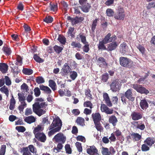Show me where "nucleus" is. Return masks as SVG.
<instances>
[{"label": "nucleus", "instance_id": "1", "mask_svg": "<svg viewBox=\"0 0 155 155\" xmlns=\"http://www.w3.org/2000/svg\"><path fill=\"white\" fill-rule=\"evenodd\" d=\"M35 100L36 102L32 105L33 111L40 117L46 113L48 104L45 102H42L44 100L42 98H36Z\"/></svg>", "mask_w": 155, "mask_h": 155}, {"label": "nucleus", "instance_id": "2", "mask_svg": "<svg viewBox=\"0 0 155 155\" xmlns=\"http://www.w3.org/2000/svg\"><path fill=\"white\" fill-rule=\"evenodd\" d=\"M120 95L121 100L123 104H126V98L132 101H133L135 99L132 90L130 89H128L124 94H121Z\"/></svg>", "mask_w": 155, "mask_h": 155}, {"label": "nucleus", "instance_id": "3", "mask_svg": "<svg viewBox=\"0 0 155 155\" xmlns=\"http://www.w3.org/2000/svg\"><path fill=\"white\" fill-rule=\"evenodd\" d=\"M120 64L125 68H130L133 66V62L130 59L123 57H120L119 58Z\"/></svg>", "mask_w": 155, "mask_h": 155}, {"label": "nucleus", "instance_id": "4", "mask_svg": "<svg viewBox=\"0 0 155 155\" xmlns=\"http://www.w3.org/2000/svg\"><path fill=\"white\" fill-rule=\"evenodd\" d=\"M62 125V122L61 120L58 117H57L53 119V121L48 127L49 130L53 128H59V131L61 129Z\"/></svg>", "mask_w": 155, "mask_h": 155}, {"label": "nucleus", "instance_id": "5", "mask_svg": "<svg viewBox=\"0 0 155 155\" xmlns=\"http://www.w3.org/2000/svg\"><path fill=\"white\" fill-rule=\"evenodd\" d=\"M66 140L65 136L62 133H59L54 136L52 140L54 143H64Z\"/></svg>", "mask_w": 155, "mask_h": 155}, {"label": "nucleus", "instance_id": "6", "mask_svg": "<svg viewBox=\"0 0 155 155\" xmlns=\"http://www.w3.org/2000/svg\"><path fill=\"white\" fill-rule=\"evenodd\" d=\"M132 87L136 90L137 92L141 94H148L149 91L145 87H142V85L138 84H133L132 85Z\"/></svg>", "mask_w": 155, "mask_h": 155}, {"label": "nucleus", "instance_id": "7", "mask_svg": "<svg viewBox=\"0 0 155 155\" xmlns=\"http://www.w3.org/2000/svg\"><path fill=\"white\" fill-rule=\"evenodd\" d=\"M110 89L113 92L119 91L120 89V86L118 80H114L110 85Z\"/></svg>", "mask_w": 155, "mask_h": 155}, {"label": "nucleus", "instance_id": "8", "mask_svg": "<svg viewBox=\"0 0 155 155\" xmlns=\"http://www.w3.org/2000/svg\"><path fill=\"white\" fill-rule=\"evenodd\" d=\"M101 152L102 155H114L116 152L114 148L111 146L108 149L107 148L102 147Z\"/></svg>", "mask_w": 155, "mask_h": 155}, {"label": "nucleus", "instance_id": "9", "mask_svg": "<svg viewBox=\"0 0 155 155\" xmlns=\"http://www.w3.org/2000/svg\"><path fill=\"white\" fill-rule=\"evenodd\" d=\"M124 9L121 7L119 8L117 13L115 15L114 17L117 20H124L125 17Z\"/></svg>", "mask_w": 155, "mask_h": 155}, {"label": "nucleus", "instance_id": "10", "mask_svg": "<svg viewBox=\"0 0 155 155\" xmlns=\"http://www.w3.org/2000/svg\"><path fill=\"white\" fill-rule=\"evenodd\" d=\"M84 19V18L83 17H78L77 16L74 18H72L70 16H68L67 17V20L70 21L72 25H73L81 22Z\"/></svg>", "mask_w": 155, "mask_h": 155}, {"label": "nucleus", "instance_id": "11", "mask_svg": "<svg viewBox=\"0 0 155 155\" xmlns=\"http://www.w3.org/2000/svg\"><path fill=\"white\" fill-rule=\"evenodd\" d=\"M143 116V114L142 112L134 111L131 113L130 116L133 120L135 121L142 118Z\"/></svg>", "mask_w": 155, "mask_h": 155}, {"label": "nucleus", "instance_id": "12", "mask_svg": "<svg viewBox=\"0 0 155 155\" xmlns=\"http://www.w3.org/2000/svg\"><path fill=\"white\" fill-rule=\"evenodd\" d=\"M97 64L100 68L106 67L108 65L105 59L103 57H100L98 58L97 61Z\"/></svg>", "mask_w": 155, "mask_h": 155}, {"label": "nucleus", "instance_id": "13", "mask_svg": "<svg viewBox=\"0 0 155 155\" xmlns=\"http://www.w3.org/2000/svg\"><path fill=\"white\" fill-rule=\"evenodd\" d=\"M101 110L102 112H105L106 114H112L114 111L112 109L109 108L104 104H101Z\"/></svg>", "mask_w": 155, "mask_h": 155}, {"label": "nucleus", "instance_id": "14", "mask_svg": "<svg viewBox=\"0 0 155 155\" xmlns=\"http://www.w3.org/2000/svg\"><path fill=\"white\" fill-rule=\"evenodd\" d=\"M71 70V69L68 64L65 63L61 69L62 76L67 75Z\"/></svg>", "mask_w": 155, "mask_h": 155}, {"label": "nucleus", "instance_id": "15", "mask_svg": "<svg viewBox=\"0 0 155 155\" xmlns=\"http://www.w3.org/2000/svg\"><path fill=\"white\" fill-rule=\"evenodd\" d=\"M118 45V44L116 41L112 42L108 44L106 50H107L108 51H111L116 49Z\"/></svg>", "mask_w": 155, "mask_h": 155}, {"label": "nucleus", "instance_id": "16", "mask_svg": "<svg viewBox=\"0 0 155 155\" xmlns=\"http://www.w3.org/2000/svg\"><path fill=\"white\" fill-rule=\"evenodd\" d=\"M35 137L39 141L43 143L45 142L47 139L46 135L42 132L36 135Z\"/></svg>", "mask_w": 155, "mask_h": 155}, {"label": "nucleus", "instance_id": "17", "mask_svg": "<svg viewBox=\"0 0 155 155\" xmlns=\"http://www.w3.org/2000/svg\"><path fill=\"white\" fill-rule=\"evenodd\" d=\"M103 100L105 101L106 105L109 107H111L112 106V104L110 99L108 96V94L106 93H104L103 95Z\"/></svg>", "mask_w": 155, "mask_h": 155}, {"label": "nucleus", "instance_id": "18", "mask_svg": "<svg viewBox=\"0 0 155 155\" xmlns=\"http://www.w3.org/2000/svg\"><path fill=\"white\" fill-rule=\"evenodd\" d=\"M76 39L78 41L81 40V41L83 44H84L87 42L85 34L82 32H81L78 35H77Z\"/></svg>", "mask_w": 155, "mask_h": 155}, {"label": "nucleus", "instance_id": "19", "mask_svg": "<svg viewBox=\"0 0 155 155\" xmlns=\"http://www.w3.org/2000/svg\"><path fill=\"white\" fill-rule=\"evenodd\" d=\"M139 121H134L131 123L136 128L140 129L141 130H143L145 128V125L144 124L141 123L140 124H139Z\"/></svg>", "mask_w": 155, "mask_h": 155}, {"label": "nucleus", "instance_id": "20", "mask_svg": "<svg viewBox=\"0 0 155 155\" xmlns=\"http://www.w3.org/2000/svg\"><path fill=\"white\" fill-rule=\"evenodd\" d=\"M108 121L110 123L112 124V125L114 127L117 125L118 120L115 115H112L109 117Z\"/></svg>", "mask_w": 155, "mask_h": 155}, {"label": "nucleus", "instance_id": "21", "mask_svg": "<svg viewBox=\"0 0 155 155\" xmlns=\"http://www.w3.org/2000/svg\"><path fill=\"white\" fill-rule=\"evenodd\" d=\"M92 116L94 123L100 122L101 120V116L99 113H93Z\"/></svg>", "mask_w": 155, "mask_h": 155}, {"label": "nucleus", "instance_id": "22", "mask_svg": "<svg viewBox=\"0 0 155 155\" xmlns=\"http://www.w3.org/2000/svg\"><path fill=\"white\" fill-rule=\"evenodd\" d=\"M87 153L90 155H94L95 153L98 152V150L94 146H90V148L87 149Z\"/></svg>", "mask_w": 155, "mask_h": 155}, {"label": "nucleus", "instance_id": "23", "mask_svg": "<svg viewBox=\"0 0 155 155\" xmlns=\"http://www.w3.org/2000/svg\"><path fill=\"white\" fill-rule=\"evenodd\" d=\"M79 7H80L83 12L87 13L89 11L91 8V6L90 4L87 3L81 6H79Z\"/></svg>", "mask_w": 155, "mask_h": 155}, {"label": "nucleus", "instance_id": "24", "mask_svg": "<svg viewBox=\"0 0 155 155\" xmlns=\"http://www.w3.org/2000/svg\"><path fill=\"white\" fill-rule=\"evenodd\" d=\"M131 136L133 140L135 141H138L142 138L141 136L137 133H132L131 134Z\"/></svg>", "mask_w": 155, "mask_h": 155}, {"label": "nucleus", "instance_id": "25", "mask_svg": "<svg viewBox=\"0 0 155 155\" xmlns=\"http://www.w3.org/2000/svg\"><path fill=\"white\" fill-rule=\"evenodd\" d=\"M140 104V107L143 110H146L148 107V104L145 99L141 100Z\"/></svg>", "mask_w": 155, "mask_h": 155}, {"label": "nucleus", "instance_id": "26", "mask_svg": "<svg viewBox=\"0 0 155 155\" xmlns=\"http://www.w3.org/2000/svg\"><path fill=\"white\" fill-rule=\"evenodd\" d=\"M144 143L150 147L154 143L155 141L154 140L153 138L148 137L144 141Z\"/></svg>", "mask_w": 155, "mask_h": 155}, {"label": "nucleus", "instance_id": "27", "mask_svg": "<svg viewBox=\"0 0 155 155\" xmlns=\"http://www.w3.org/2000/svg\"><path fill=\"white\" fill-rule=\"evenodd\" d=\"M127 50V47L125 42H123L120 45V51L122 54H125Z\"/></svg>", "mask_w": 155, "mask_h": 155}, {"label": "nucleus", "instance_id": "28", "mask_svg": "<svg viewBox=\"0 0 155 155\" xmlns=\"http://www.w3.org/2000/svg\"><path fill=\"white\" fill-rule=\"evenodd\" d=\"M8 65L5 63H0V71L3 73H6L8 70Z\"/></svg>", "mask_w": 155, "mask_h": 155}, {"label": "nucleus", "instance_id": "29", "mask_svg": "<svg viewBox=\"0 0 155 155\" xmlns=\"http://www.w3.org/2000/svg\"><path fill=\"white\" fill-rule=\"evenodd\" d=\"M24 120L27 123L31 124L35 122L36 118L33 116L31 115L26 117L24 119Z\"/></svg>", "mask_w": 155, "mask_h": 155}, {"label": "nucleus", "instance_id": "30", "mask_svg": "<svg viewBox=\"0 0 155 155\" xmlns=\"http://www.w3.org/2000/svg\"><path fill=\"white\" fill-rule=\"evenodd\" d=\"M2 50L6 55H9L12 53L11 48L8 46H4L2 48Z\"/></svg>", "mask_w": 155, "mask_h": 155}, {"label": "nucleus", "instance_id": "31", "mask_svg": "<svg viewBox=\"0 0 155 155\" xmlns=\"http://www.w3.org/2000/svg\"><path fill=\"white\" fill-rule=\"evenodd\" d=\"M39 87L40 90L44 91L47 94H50L51 92V90L47 86H45L43 85H40Z\"/></svg>", "mask_w": 155, "mask_h": 155}, {"label": "nucleus", "instance_id": "32", "mask_svg": "<svg viewBox=\"0 0 155 155\" xmlns=\"http://www.w3.org/2000/svg\"><path fill=\"white\" fill-rule=\"evenodd\" d=\"M85 120L84 118L81 117H78L76 120V123L82 126L85 125Z\"/></svg>", "mask_w": 155, "mask_h": 155}, {"label": "nucleus", "instance_id": "33", "mask_svg": "<svg viewBox=\"0 0 155 155\" xmlns=\"http://www.w3.org/2000/svg\"><path fill=\"white\" fill-rule=\"evenodd\" d=\"M20 152L22 153V155H31L30 152L29 151L28 147H23L21 148Z\"/></svg>", "mask_w": 155, "mask_h": 155}, {"label": "nucleus", "instance_id": "34", "mask_svg": "<svg viewBox=\"0 0 155 155\" xmlns=\"http://www.w3.org/2000/svg\"><path fill=\"white\" fill-rule=\"evenodd\" d=\"M43 130V129H42L41 125H38L37 127L35 128L33 131L35 136L39 134V133H41L42 132H41V131H42Z\"/></svg>", "mask_w": 155, "mask_h": 155}, {"label": "nucleus", "instance_id": "35", "mask_svg": "<svg viewBox=\"0 0 155 155\" xmlns=\"http://www.w3.org/2000/svg\"><path fill=\"white\" fill-rule=\"evenodd\" d=\"M99 21L98 18H96L93 21L91 25V30L93 32H94L95 30L97 24V21Z\"/></svg>", "mask_w": 155, "mask_h": 155}, {"label": "nucleus", "instance_id": "36", "mask_svg": "<svg viewBox=\"0 0 155 155\" xmlns=\"http://www.w3.org/2000/svg\"><path fill=\"white\" fill-rule=\"evenodd\" d=\"M106 43L103 40L101 41H99V43L98 45V48L99 50H107V48L105 45V44Z\"/></svg>", "mask_w": 155, "mask_h": 155}, {"label": "nucleus", "instance_id": "37", "mask_svg": "<svg viewBox=\"0 0 155 155\" xmlns=\"http://www.w3.org/2000/svg\"><path fill=\"white\" fill-rule=\"evenodd\" d=\"M49 86L50 87L53 91L56 90V85L55 81L52 80H50L48 81Z\"/></svg>", "mask_w": 155, "mask_h": 155}, {"label": "nucleus", "instance_id": "38", "mask_svg": "<svg viewBox=\"0 0 155 155\" xmlns=\"http://www.w3.org/2000/svg\"><path fill=\"white\" fill-rule=\"evenodd\" d=\"M0 91L2 93L5 94L7 97H8L9 95V91L7 87L4 86L0 88Z\"/></svg>", "mask_w": 155, "mask_h": 155}, {"label": "nucleus", "instance_id": "39", "mask_svg": "<svg viewBox=\"0 0 155 155\" xmlns=\"http://www.w3.org/2000/svg\"><path fill=\"white\" fill-rule=\"evenodd\" d=\"M22 72L25 74L30 75L33 73V71L31 69L24 68L22 70Z\"/></svg>", "mask_w": 155, "mask_h": 155}, {"label": "nucleus", "instance_id": "40", "mask_svg": "<svg viewBox=\"0 0 155 155\" xmlns=\"http://www.w3.org/2000/svg\"><path fill=\"white\" fill-rule=\"evenodd\" d=\"M58 40L63 45H65L66 42V38L65 37L61 35H58Z\"/></svg>", "mask_w": 155, "mask_h": 155}, {"label": "nucleus", "instance_id": "41", "mask_svg": "<svg viewBox=\"0 0 155 155\" xmlns=\"http://www.w3.org/2000/svg\"><path fill=\"white\" fill-rule=\"evenodd\" d=\"M71 45L73 48H81L82 47V45L79 42H76L75 41H73L71 43Z\"/></svg>", "mask_w": 155, "mask_h": 155}, {"label": "nucleus", "instance_id": "42", "mask_svg": "<svg viewBox=\"0 0 155 155\" xmlns=\"http://www.w3.org/2000/svg\"><path fill=\"white\" fill-rule=\"evenodd\" d=\"M74 28L73 27H69L67 33L71 38H73L74 36Z\"/></svg>", "mask_w": 155, "mask_h": 155}, {"label": "nucleus", "instance_id": "43", "mask_svg": "<svg viewBox=\"0 0 155 155\" xmlns=\"http://www.w3.org/2000/svg\"><path fill=\"white\" fill-rule=\"evenodd\" d=\"M83 44H84V45L83 46L82 48L83 50L85 52L87 53L89 51L90 49L88 42H87Z\"/></svg>", "mask_w": 155, "mask_h": 155}, {"label": "nucleus", "instance_id": "44", "mask_svg": "<svg viewBox=\"0 0 155 155\" xmlns=\"http://www.w3.org/2000/svg\"><path fill=\"white\" fill-rule=\"evenodd\" d=\"M108 78L109 75L107 73H104L101 76V80L104 83L107 82Z\"/></svg>", "mask_w": 155, "mask_h": 155}, {"label": "nucleus", "instance_id": "45", "mask_svg": "<svg viewBox=\"0 0 155 155\" xmlns=\"http://www.w3.org/2000/svg\"><path fill=\"white\" fill-rule=\"evenodd\" d=\"M94 124L95 128L98 131H100L101 132L103 130V127L102 126L101 124L100 123V122L94 123Z\"/></svg>", "mask_w": 155, "mask_h": 155}, {"label": "nucleus", "instance_id": "46", "mask_svg": "<svg viewBox=\"0 0 155 155\" xmlns=\"http://www.w3.org/2000/svg\"><path fill=\"white\" fill-rule=\"evenodd\" d=\"M27 104L25 102H22L21 104L18 107V109L20 112H23L24 108L27 106Z\"/></svg>", "mask_w": 155, "mask_h": 155}, {"label": "nucleus", "instance_id": "47", "mask_svg": "<svg viewBox=\"0 0 155 155\" xmlns=\"http://www.w3.org/2000/svg\"><path fill=\"white\" fill-rule=\"evenodd\" d=\"M59 128H53L51 129L50 131L48 132V135L49 137H50L54 134L55 133L59 131Z\"/></svg>", "mask_w": 155, "mask_h": 155}, {"label": "nucleus", "instance_id": "48", "mask_svg": "<svg viewBox=\"0 0 155 155\" xmlns=\"http://www.w3.org/2000/svg\"><path fill=\"white\" fill-rule=\"evenodd\" d=\"M53 48L57 54H59L63 49V48L60 46L57 45H55L53 47Z\"/></svg>", "mask_w": 155, "mask_h": 155}, {"label": "nucleus", "instance_id": "49", "mask_svg": "<svg viewBox=\"0 0 155 155\" xmlns=\"http://www.w3.org/2000/svg\"><path fill=\"white\" fill-rule=\"evenodd\" d=\"M111 36V34L110 33H109L102 40L105 42V43L107 44L110 43V37Z\"/></svg>", "mask_w": 155, "mask_h": 155}, {"label": "nucleus", "instance_id": "50", "mask_svg": "<svg viewBox=\"0 0 155 155\" xmlns=\"http://www.w3.org/2000/svg\"><path fill=\"white\" fill-rule=\"evenodd\" d=\"M91 91L89 89L85 90V95L89 100L92 99V95L91 93Z\"/></svg>", "mask_w": 155, "mask_h": 155}, {"label": "nucleus", "instance_id": "51", "mask_svg": "<svg viewBox=\"0 0 155 155\" xmlns=\"http://www.w3.org/2000/svg\"><path fill=\"white\" fill-rule=\"evenodd\" d=\"M33 58L37 62L41 63H42L44 61L43 60L38 56L37 54H34Z\"/></svg>", "mask_w": 155, "mask_h": 155}, {"label": "nucleus", "instance_id": "52", "mask_svg": "<svg viewBox=\"0 0 155 155\" xmlns=\"http://www.w3.org/2000/svg\"><path fill=\"white\" fill-rule=\"evenodd\" d=\"M50 10L51 11L54 12L57 11L58 9V6L57 4H51V3H50Z\"/></svg>", "mask_w": 155, "mask_h": 155}, {"label": "nucleus", "instance_id": "53", "mask_svg": "<svg viewBox=\"0 0 155 155\" xmlns=\"http://www.w3.org/2000/svg\"><path fill=\"white\" fill-rule=\"evenodd\" d=\"M44 21L47 23H51L53 21L52 17L50 16H46L44 19Z\"/></svg>", "mask_w": 155, "mask_h": 155}, {"label": "nucleus", "instance_id": "54", "mask_svg": "<svg viewBox=\"0 0 155 155\" xmlns=\"http://www.w3.org/2000/svg\"><path fill=\"white\" fill-rule=\"evenodd\" d=\"M19 101L21 103L22 102H25V101L26 100L25 97L21 93H18V94Z\"/></svg>", "mask_w": 155, "mask_h": 155}, {"label": "nucleus", "instance_id": "55", "mask_svg": "<svg viewBox=\"0 0 155 155\" xmlns=\"http://www.w3.org/2000/svg\"><path fill=\"white\" fill-rule=\"evenodd\" d=\"M40 89L38 87H35L34 89V95L36 97H38L40 95L41 93Z\"/></svg>", "mask_w": 155, "mask_h": 155}, {"label": "nucleus", "instance_id": "56", "mask_svg": "<svg viewBox=\"0 0 155 155\" xmlns=\"http://www.w3.org/2000/svg\"><path fill=\"white\" fill-rule=\"evenodd\" d=\"M78 76V74L76 72L74 71H71L70 74V77L72 80H74Z\"/></svg>", "mask_w": 155, "mask_h": 155}, {"label": "nucleus", "instance_id": "57", "mask_svg": "<svg viewBox=\"0 0 155 155\" xmlns=\"http://www.w3.org/2000/svg\"><path fill=\"white\" fill-rule=\"evenodd\" d=\"M22 58L20 56L17 55L16 58V62L15 64L17 65H21L22 63Z\"/></svg>", "mask_w": 155, "mask_h": 155}, {"label": "nucleus", "instance_id": "58", "mask_svg": "<svg viewBox=\"0 0 155 155\" xmlns=\"http://www.w3.org/2000/svg\"><path fill=\"white\" fill-rule=\"evenodd\" d=\"M106 13L107 16L110 17L113 16L114 13L113 10L111 8H107Z\"/></svg>", "mask_w": 155, "mask_h": 155}, {"label": "nucleus", "instance_id": "59", "mask_svg": "<svg viewBox=\"0 0 155 155\" xmlns=\"http://www.w3.org/2000/svg\"><path fill=\"white\" fill-rule=\"evenodd\" d=\"M28 148L29 149L30 151L33 153H36L37 152L36 148L33 145H29L28 147Z\"/></svg>", "mask_w": 155, "mask_h": 155}, {"label": "nucleus", "instance_id": "60", "mask_svg": "<svg viewBox=\"0 0 155 155\" xmlns=\"http://www.w3.org/2000/svg\"><path fill=\"white\" fill-rule=\"evenodd\" d=\"M137 48L139 49L142 54H145L146 51L145 49L142 45H139L137 47Z\"/></svg>", "mask_w": 155, "mask_h": 155}, {"label": "nucleus", "instance_id": "61", "mask_svg": "<svg viewBox=\"0 0 155 155\" xmlns=\"http://www.w3.org/2000/svg\"><path fill=\"white\" fill-rule=\"evenodd\" d=\"M36 81L38 84L43 83L45 82L44 79L41 76H38L36 78Z\"/></svg>", "mask_w": 155, "mask_h": 155}, {"label": "nucleus", "instance_id": "62", "mask_svg": "<svg viewBox=\"0 0 155 155\" xmlns=\"http://www.w3.org/2000/svg\"><path fill=\"white\" fill-rule=\"evenodd\" d=\"M84 106L86 107H89L90 109H92L93 108V104L90 101H87L84 103Z\"/></svg>", "mask_w": 155, "mask_h": 155}, {"label": "nucleus", "instance_id": "63", "mask_svg": "<svg viewBox=\"0 0 155 155\" xmlns=\"http://www.w3.org/2000/svg\"><path fill=\"white\" fill-rule=\"evenodd\" d=\"M65 148L66 152L67 153L69 154L71 153L72 150L69 144H66L65 145Z\"/></svg>", "mask_w": 155, "mask_h": 155}, {"label": "nucleus", "instance_id": "64", "mask_svg": "<svg viewBox=\"0 0 155 155\" xmlns=\"http://www.w3.org/2000/svg\"><path fill=\"white\" fill-rule=\"evenodd\" d=\"M6 148L5 145H2L0 150V155H5Z\"/></svg>", "mask_w": 155, "mask_h": 155}]
</instances>
